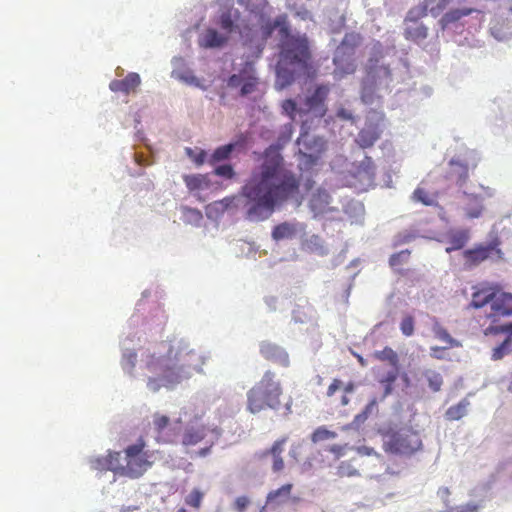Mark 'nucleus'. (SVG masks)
<instances>
[{
	"label": "nucleus",
	"instance_id": "774afa93",
	"mask_svg": "<svg viewBox=\"0 0 512 512\" xmlns=\"http://www.w3.org/2000/svg\"><path fill=\"white\" fill-rule=\"evenodd\" d=\"M169 422V417L165 415L155 416L154 418V426L159 432L164 430L168 426Z\"/></svg>",
	"mask_w": 512,
	"mask_h": 512
},
{
	"label": "nucleus",
	"instance_id": "680f3d73",
	"mask_svg": "<svg viewBox=\"0 0 512 512\" xmlns=\"http://www.w3.org/2000/svg\"><path fill=\"white\" fill-rule=\"evenodd\" d=\"M123 81H124L127 91L129 92L130 90L134 89L135 87H137L140 84L141 79H140V76L138 73L130 72L123 79Z\"/></svg>",
	"mask_w": 512,
	"mask_h": 512
},
{
	"label": "nucleus",
	"instance_id": "f3484780",
	"mask_svg": "<svg viewBox=\"0 0 512 512\" xmlns=\"http://www.w3.org/2000/svg\"><path fill=\"white\" fill-rule=\"evenodd\" d=\"M332 197L325 188H318L311 195L309 200V209L313 213V218H318L327 211H335L334 208H327L331 203Z\"/></svg>",
	"mask_w": 512,
	"mask_h": 512
},
{
	"label": "nucleus",
	"instance_id": "f704fd0d",
	"mask_svg": "<svg viewBox=\"0 0 512 512\" xmlns=\"http://www.w3.org/2000/svg\"><path fill=\"white\" fill-rule=\"evenodd\" d=\"M399 375V369H391L387 371L380 379L379 383L384 386V392L382 400L392 394L394 389V383L396 382Z\"/></svg>",
	"mask_w": 512,
	"mask_h": 512
},
{
	"label": "nucleus",
	"instance_id": "bb28decb",
	"mask_svg": "<svg viewBox=\"0 0 512 512\" xmlns=\"http://www.w3.org/2000/svg\"><path fill=\"white\" fill-rule=\"evenodd\" d=\"M375 165L371 157L365 156L358 164L355 176L364 184L370 185L375 178Z\"/></svg>",
	"mask_w": 512,
	"mask_h": 512
},
{
	"label": "nucleus",
	"instance_id": "e433bc0d",
	"mask_svg": "<svg viewBox=\"0 0 512 512\" xmlns=\"http://www.w3.org/2000/svg\"><path fill=\"white\" fill-rule=\"evenodd\" d=\"M272 22L275 29L279 31L280 40H284L295 35L291 33L290 24L286 14H279L272 20Z\"/></svg>",
	"mask_w": 512,
	"mask_h": 512
},
{
	"label": "nucleus",
	"instance_id": "5701e85b",
	"mask_svg": "<svg viewBox=\"0 0 512 512\" xmlns=\"http://www.w3.org/2000/svg\"><path fill=\"white\" fill-rule=\"evenodd\" d=\"M379 411L378 409V401L376 397H373L367 405L363 408V410L355 415L354 419L351 423L345 425L343 427L344 430H356L359 431L360 428L364 425V423L367 421V419L373 415L377 414Z\"/></svg>",
	"mask_w": 512,
	"mask_h": 512
},
{
	"label": "nucleus",
	"instance_id": "1a4fd4ad",
	"mask_svg": "<svg viewBox=\"0 0 512 512\" xmlns=\"http://www.w3.org/2000/svg\"><path fill=\"white\" fill-rule=\"evenodd\" d=\"M226 82L229 88H240L239 95L245 97L255 91L258 79L253 67L247 64L240 73L231 74Z\"/></svg>",
	"mask_w": 512,
	"mask_h": 512
},
{
	"label": "nucleus",
	"instance_id": "6e6d98bb",
	"mask_svg": "<svg viewBox=\"0 0 512 512\" xmlns=\"http://www.w3.org/2000/svg\"><path fill=\"white\" fill-rule=\"evenodd\" d=\"M203 492L194 488L185 498V503L191 507L199 508L203 499Z\"/></svg>",
	"mask_w": 512,
	"mask_h": 512
},
{
	"label": "nucleus",
	"instance_id": "a211bd4d",
	"mask_svg": "<svg viewBox=\"0 0 512 512\" xmlns=\"http://www.w3.org/2000/svg\"><path fill=\"white\" fill-rule=\"evenodd\" d=\"M297 143L299 145V151L306 154H314L322 157L327 149L326 140L317 135H302L298 138Z\"/></svg>",
	"mask_w": 512,
	"mask_h": 512
},
{
	"label": "nucleus",
	"instance_id": "864d4df0",
	"mask_svg": "<svg viewBox=\"0 0 512 512\" xmlns=\"http://www.w3.org/2000/svg\"><path fill=\"white\" fill-rule=\"evenodd\" d=\"M410 251L408 249L401 250L400 252L394 253L389 258V264L392 268H396L404 263H406L409 259Z\"/></svg>",
	"mask_w": 512,
	"mask_h": 512
},
{
	"label": "nucleus",
	"instance_id": "79ce46f5",
	"mask_svg": "<svg viewBox=\"0 0 512 512\" xmlns=\"http://www.w3.org/2000/svg\"><path fill=\"white\" fill-rule=\"evenodd\" d=\"M375 355L381 361H388L390 365L393 367L392 369H399V358L397 353L392 348L385 347L383 350L377 351Z\"/></svg>",
	"mask_w": 512,
	"mask_h": 512
},
{
	"label": "nucleus",
	"instance_id": "c85d7f7f",
	"mask_svg": "<svg viewBox=\"0 0 512 512\" xmlns=\"http://www.w3.org/2000/svg\"><path fill=\"white\" fill-rule=\"evenodd\" d=\"M207 436L204 426H187L182 436V444L184 446H194Z\"/></svg>",
	"mask_w": 512,
	"mask_h": 512
},
{
	"label": "nucleus",
	"instance_id": "ddd939ff",
	"mask_svg": "<svg viewBox=\"0 0 512 512\" xmlns=\"http://www.w3.org/2000/svg\"><path fill=\"white\" fill-rule=\"evenodd\" d=\"M246 146V138L244 136H240L236 141H231L227 144L221 145L217 147L209 156L208 163L211 164H219V163H228L232 158L234 152L236 150H240L245 148Z\"/></svg>",
	"mask_w": 512,
	"mask_h": 512
},
{
	"label": "nucleus",
	"instance_id": "20e7f679",
	"mask_svg": "<svg viewBox=\"0 0 512 512\" xmlns=\"http://www.w3.org/2000/svg\"><path fill=\"white\" fill-rule=\"evenodd\" d=\"M390 52L389 48L385 49L379 42L371 49L360 90L361 101L366 105L374 104L383 97V94L390 92V84L393 81L392 63L387 60Z\"/></svg>",
	"mask_w": 512,
	"mask_h": 512
},
{
	"label": "nucleus",
	"instance_id": "de8ad7c7",
	"mask_svg": "<svg viewBox=\"0 0 512 512\" xmlns=\"http://www.w3.org/2000/svg\"><path fill=\"white\" fill-rule=\"evenodd\" d=\"M427 15V6H417L410 9L404 19V24L421 22V18Z\"/></svg>",
	"mask_w": 512,
	"mask_h": 512
},
{
	"label": "nucleus",
	"instance_id": "4be33fe9",
	"mask_svg": "<svg viewBox=\"0 0 512 512\" xmlns=\"http://www.w3.org/2000/svg\"><path fill=\"white\" fill-rule=\"evenodd\" d=\"M460 194L464 197V201L466 203V216L470 219L479 218L484 209L483 197L468 190H461Z\"/></svg>",
	"mask_w": 512,
	"mask_h": 512
},
{
	"label": "nucleus",
	"instance_id": "39448f33",
	"mask_svg": "<svg viewBox=\"0 0 512 512\" xmlns=\"http://www.w3.org/2000/svg\"><path fill=\"white\" fill-rule=\"evenodd\" d=\"M386 452L398 456H411L422 448V441L412 427L389 421L379 429Z\"/></svg>",
	"mask_w": 512,
	"mask_h": 512
},
{
	"label": "nucleus",
	"instance_id": "393cba45",
	"mask_svg": "<svg viewBox=\"0 0 512 512\" xmlns=\"http://www.w3.org/2000/svg\"><path fill=\"white\" fill-rule=\"evenodd\" d=\"M228 39L227 35L218 32L214 28H209L205 35L200 37L199 44L206 49L222 48L227 44Z\"/></svg>",
	"mask_w": 512,
	"mask_h": 512
},
{
	"label": "nucleus",
	"instance_id": "69168bd1",
	"mask_svg": "<svg viewBox=\"0 0 512 512\" xmlns=\"http://www.w3.org/2000/svg\"><path fill=\"white\" fill-rule=\"evenodd\" d=\"M275 30L276 29L273 26L272 20H268L265 23H263L261 26V34H262L263 40L266 41L267 39H269L273 35Z\"/></svg>",
	"mask_w": 512,
	"mask_h": 512
},
{
	"label": "nucleus",
	"instance_id": "0e129e2a",
	"mask_svg": "<svg viewBox=\"0 0 512 512\" xmlns=\"http://www.w3.org/2000/svg\"><path fill=\"white\" fill-rule=\"evenodd\" d=\"M283 111L290 117H294L298 111V105L293 99H286L282 104Z\"/></svg>",
	"mask_w": 512,
	"mask_h": 512
},
{
	"label": "nucleus",
	"instance_id": "4c0bfd02",
	"mask_svg": "<svg viewBox=\"0 0 512 512\" xmlns=\"http://www.w3.org/2000/svg\"><path fill=\"white\" fill-rule=\"evenodd\" d=\"M213 166L212 174L225 180H232L236 177L233 165L228 163L211 164Z\"/></svg>",
	"mask_w": 512,
	"mask_h": 512
},
{
	"label": "nucleus",
	"instance_id": "09e8293b",
	"mask_svg": "<svg viewBox=\"0 0 512 512\" xmlns=\"http://www.w3.org/2000/svg\"><path fill=\"white\" fill-rule=\"evenodd\" d=\"M337 437V433L331 430H328L325 426H320L314 430L311 434V440L313 443H318L320 441L334 439Z\"/></svg>",
	"mask_w": 512,
	"mask_h": 512
},
{
	"label": "nucleus",
	"instance_id": "cd10ccee",
	"mask_svg": "<svg viewBox=\"0 0 512 512\" xmlns=\"http://www.w3.org/2000/svg\"><path fill=\"white\" fill-rule=\"evenodd\" d=\"M183 181L190 192L208 190L211 187L209 174L183 175Z\"/></svg>",
	"mask_w": 512,
	"mask_h": 512
},
{
	"label": "nucleus",
	"instance_id": "5fc2aeb1",
	"mask_svg": "<svg viewBox=\"0 0 512 512\" xmlns=\"http://www.w3.org/2000/svg\"><path fill=\"white\" fill-rule=\"evenodd\" d=\"M435 335L438 339L447 343L450 347H459L461 345L460 342L453 338L445 328L438 327L435 329Z\"/></svg>",
	"mask_w": 512,
	"mask_h": 512
},
{
	"label": "nucleus",
	"instance_id": "dca6fc26",
	"mask_svg": "<svg viewBox=\"0 0 512 512\" xmlns=\"http://www.w3.org/2000/svg\"><path fill=\"white\" fill-rule=\"evenodd\" d=\"M91 469L99 472L112 471L115 475L120 476L121 453L109 452L107 456L92 457L89 460Z\"/></svg>",
	"mask_w": 512,
	"mask_h": 512
},
{
	"label": "nucleus",
	"instance_id": "9d476101",
	"mask_svg": "<svg viewBox=\"0 0 512 512\" xmlns=\"http://www.w3.org/2000/svg\"><path fill=\"white\" fill-rule=\"evenodd\" d=\"M218 2L222 10L217 24L228 34L237 32L240 12L233 7V0H218Z\"/></svg>",
	"mask_w": 512,
	"mask_h": 512
},
{
	"label": "nucleus",
	"instance_id": "2eb2a0df",
	"mask_svg": "<svg viewBox=\"0 0 512 512\" xmlns=\"http://www.w3.org/2000/svg\"><path fill=\"white\" fill-rule=\"evenodd\" d=\"M152 462L148 460L147 454L126 460V464L121 463L120 476L130 479L140 478L150 467Z\"/></svg>",
	"mask_w": 512,
	"mask_h": 512
},
{
	"label": "nucleus",
	"instance_id": "8fccbe9b",
	"mask_svg": "<svg viewBox=\"0 0 512 512\" xmlns=\"http://www.w3.org/2000/svg\"><path fill=\"white\" fill-rule=\"evenodd\" d=\"M412 200L415 202H420L425 206H433L436 204L435 199L431 197L428 194V192L421 187H418L414 190L412 194Z\"/></svg>",
	"mask_w": 512,
	"mask_h": 512
},
{
	"label": "nucleus",
	"instance_id": "6ab92c4d",
	"mask_svg": "<svg viewBox=\"0 0 512 512\" xmlns=\"http://www.w3.org/2000/svg\"><path fill=\"white\" fill-rule=\"evenodd\" d=\"M491 309L494 313L488 315V318L491 319L492 323H496L497 315L501 316H512V294L508 292H502L498 295L496 291V296L492 301Z\"/></svg>",
	"mask_w": 512,
	"mask_h": 512
},
{
	"label": "nucleus",
	"instance_id": "c03bdc74",
	"mask_svg": "<svg viewBox=\"0 0 512 512\" xmlns=\"http://www.w3.org/2000/svg\"><path fill=\"white\" fill-rule=\"evenodd\" d=\"M185 153L189 159H191L197 166L203 165L206 161L208 162V153L203 149H193L190 147L185 148Z\"/></svg>",
	"mask_w": 512,
	"mask_h": 512
},
{
	"label": "nucleus",
	"instance_id": "e2e57ef3",
	"mask_svg": "<svg viewBox=\"0 0 512 512\" xmlns=\"http://www.w3.org/2000/svg\"><path fill=\"white\" fill-rule=\"evenodd\" d=\"M134 158L138 165L148 166L153 163L152 155L150 153H145L142 151H135Z\"/></svg>",
	"mask_w": 512,
	"mask_h": 512
},
{
	"label": "nucleus",
	"instance_id": "f8f14e48",
	"mask_svg": "<svg viewBox=\"0 0 512 512\" xmlns=\"http://www.w3.org/2000/svg\"><path fill=\"white\" fill-rule=\"evenodd\" d=\"M382 129L379 121L374 120L373 116H368L364 127L359 131L355 141L361 148H368L380 138Z\"/></svg>",
	"mask_w": 512,
	"mask_h": 512
},
{
	"label": "nucleus",
	"instance_id": "052dcab7",
	"mask_svg": "<svg viewBox=\"0 0 512 512\" xmlns=\"http://www.w3.org/2000/svg\"><path fill=\"white\" fill-rule=\"evenodd\" d=\"M291 129H286L284 131H282L278 138H277V141L276 143L272 144L270 146V148H273V149H281L283 148V146H285L291 139Z\"/></svg>",
	"mask_w": 512,
	"mask_h": 512
},
{
	"label": "nucleus",
	"instance_id": "338daca9",
	"mask_svg": "<svg viewBox=\"0 0 512 512\" xmlns=\"http://www.w3.org/2000/svg\"><path fill=\"white\" fill-rule=\"evenodd\" d=\"M250 504V500L246 496H239L235 499L234 507L238 512H244L248 505Z\"/></svg>",
	"mask_w": 512,
	"mask_h": 512
},
{
	"label": "nucleus",
	"instance_id": "49530a36",
	"mask_svg": "<svg viewBox=\"0 0 512 512\" xmlns=\"http://www.w3.org/2000/svg\"><path fill=\"white\" fill-rule=\"evenodd\" d=\"M299 161L300 166L305 170H310L314 168L315 166H318L320 164V161L322 157L316 156L314 154H306L301 151H299Z\"/></svg>",
	"mask_w": 512,
	"mask_h": 512
},
{
	"label": "nucleus",
	"instance_id": "a18cd8bd",
	"mask_svg": "<svg viewBox=\"0 0 512 512\" xmlns=\"http://www.w3.org/2000/svg\"><path fill=\"white\" fill-rule=\"evenodd\" d=\"M307 245L313 252H316L320 256L328 254V249L325 247L323 239L318 235H311L307 241Z\"/></svg>",
	"mask_w": 512,
	"mask_h": 512
},
{
	"label": "nucleus",
	"instance_id": "a878e982",
	"mask_svg": "<svg viewBox=\"0 0 512 512\" xmlns=\"http://www.w3.org/2000/svg\"><path fill=\"white\" fill-rule=\"evenodd\" d=\"M428 27L423 22L404 24L403 35L406 40L417 44L428 37Z\"/></svg>",
	"mask_w": 512,
	"mask_h": 512
},
{
	"label": "nucleus",
	"instance_id": "9b49d317",
	"mask_svg": "<svg viewBox=\"0 0 512 512\" xmlns=\"http://www.w3.org/2000/svg\"><path fill=\"white\" fill-rule=\"evenodd\" d=\"M328 95V89L323 85H318L305 97L304 112L311 113L315 117H323L326 114L325 100Z\"/></svg>",
	"mask_w": 512,
	"mask_h": 512
},
{
	"label": "nucleus",
	"instance_id": "423d86ee",
	"mask_svg": "<svg viewBox=\"0 0 512 512\" xmlns=\"http://www.w3.org/2000/svg\"><path fill=\"white\" fill-rule=\"evenodd\" d=\"M282 388L275 380V374L266 371L262 379L247 392V409L257 414L265 409L277 411L280 408L279 397Z\"/></svg>",
	"mask_w": 512,
	"mask_h": 512
},
{
	"label": "nucleus",
	"instance_id": "ea45409f",
	"mask_svg": "<svg viewBox=\"0 0 512 512\" xmlns=\"http://www.w3.org/2000/svg\"><path fill=\"white\" fill-rule=\"evenodd\" d=\"M423 376L426 379L429 388L433 392H438L441 390V386L443 384V377L439 372L432 369H426L423 372Z\"/></svg>",
	"mask_w": 512,
	"mask_h": 512
},
{
	"label": "nucleus",
	"instance_id": "6e6552de",
	"mask_svg": "<svg viewBox=\"0 0 512 512\" xmlns=\"http://www.w3.org/2000/svg\"><path fill=\"white\" fill-rule=\"evenodd\" d=\"M500 244L501 240L499 237H495L488 243L477 244L473 248L464 250L463 256L466 260V265L469 267L477 266L493 255H496L497 259H503V252L499 248Z\"/></svg>",
	"mask_w": 512,
	"mask_h": 512
},
{
	"label": "nucleus",
	"instance_id": "603ef678",
	"mask_svg": "<svg viewBox=\"0 0 512 512\" xmlns=\"http://www.w3.org/2000/svg\"><path fill=\"white\" fill-rule=\"evenodd\" d=\"M417 237H418V234L416 233V231L404 230V231L398 233L394 237L393 245L399 246V245L407 244V243H410L413 240H415Z\"/></svg>",
	"mask_w": 512,
	"mask_h": 512
},
{
	"label": "nucleus",
	"instance_id": "7c9ffc66",
	"mask_svg": "<svg viewBox=\"0 0 512 512\" xmlns=\"http://www.w3.org/2000/svg\"><path fill=\"white\" fill-rule=\"evenodd\" d=\"M474 12L472 8H456L447 11L439 20V25L442 30H445L450 24L459 21L462 17L470 15Z\"/></svg>",
	"mask_w": 512,
	"mask_h": 512
},
{
	"label": "nucleus",
	"instance_id": "4468645a",
	"mask_svg": "<svg viewBox=\"0 0 512 512\" xmlns=\"http://www.w3.org/2000/svg\"><path fill=\"white\" fill-rule=\"evenodd\" d=\"M306 225L298 221H284L275 225L271 231V237L275 242L292 240L298 234L305 232Z\"/></svg>",
	"mask_w": 512,
	"mask_h": 512
},
{
	"label": "nucleus",
	"instance_id": "f03ea898",
	"mask_svg": "<svg viewBox=\"0 0 512 512\" xmlns=\"http://www.w3.org/2000/svg\"><path fill=\"white\" fill-rule=\"evenodd\" d=\"M138 316H132L129 320L127 330L120 337L121 360L120 364L125 374L134 377V368L137 362L138 352L141 351L145 359V367L154 376H149L147 387L152 392H157L161 387L172 388L184 379L192 375V371L200 372L197 364H193L192 357L195 355L189 344L180 340L177 351L173 354L174 346H168L166 355L156 357L149 349H144L146 339L143 332L136 329L139 323Z\"/></svg>",
	"mask_w": 512,
	"mask_h": 512
},
{
	"label": "nucleus",
	"instance_id": "c756f323",
	"mask_svg": "<svg viewBox=\"0 0 512 512\" xmlns=\"http://www.w3.org/2000/svg\"><path fill=\"white\" fill-rule=\"evenodd\" d=\"M470 235L467 229H459L456 231H452L449 234L448 242L450 246L446 248L447 253H451L456 250H460L465 247L467 242L469 241Z\"/></svg>",
	"mask_w": 512,
	"mask_h": 512
},
{
	"label": "nucleus",
	"instance_id": "4d7b16f0",
	"mask_svg": "<svg viewBox=\"0 0 512 512\" xmlns=\"http://www.w3.org/2000/svg\"><path fill=\"white\" fill-rule=\"evenodd\" d=\"M414 318L412 316H405L400 323V330L403 335L410 337L414 334Z\"/></svg>",
	"mask_w": 512,
	"mask_h": 512
},
{
	"label": "nucleus",
	"instance_id": "13d9d810",
	"mask_svg": "<svg viewBox=\"0 0 512 512\" xmlns=\"http://www.w3.org/2000/svg\"><path fill=\"white\" fill-rule=\"evenodd\" d=\"M238 2L242 5H246L252 12L262 11L267 4L266 0H238Z\"/></svg>",
	"mask_w": 512,
	"mask_h": 512
},
{
	"label": "nucleus",
	"instance_id": "c9c22d12",
	"mask_svg": "<svg viewBox=\"0 0 512 512\" xmlns=\"http://www.w3.org/2000/svg\"><path fill=\"white\" fill-rule=\"evenodd\" d=\"M469 405L470 402L466 398L462 399L458 404L447 409L445 413L446 418L451 421L460 420L467 414V408Z\"/></svg>",
	"mask_w": 512,
	"mask_h": 512
},
{
	"label": "nucleus",
	"instance_id": "37998d69",
	"mask_svg": "<svg viewBox=\"0 0 512 512\" xmlns=\"http://www.w3.org/2000/svg\"><path fill=\"white\" fill-rule=\"evenodd\" d=\"M144 447H145V442L142 438H139L135 443L128 445L124 450L125 451L124 460L126 461L131 458L139 457V456L146 454L144 452Z\"/></svg>",
	"mask_w": 512,
	"mask_h": 512
},
{
	"label": "nucleus",
	"instance_id": "473e14b6",
	"mask_svg": "<svg viewBox=\"0 0 512 512\" xmlns=\"http://www.w3.org/2000/svg\"><path fill=\"white\" fill-rule=\"evenodd\" d=\"M292 488L293 485L287 483L276 490L270 491L267 495L266 503L279 505L286 502L289 499Z\"/></svg>",
	"mask_w": 512,
	"mask_h": 512
},
{
	"label": "nucleus",
	"instance_id": "58836bf2",
	"mask_svg": "<svg viewBox=\"0 0 512 512\" xmlns=\"http://www.w3.org/2000/svg\"><path fill=\"white\" fill-rule=\"evenodd\" d=\"M512 352V338L505 337V339L492 350L491 358L494 361L503 359L506 355Z\"/></svg>",
	"mask_w": 512,
	"mask_h": 512
},
{
	"label": "nucleus",
	"instance_id": "412c9836",
	"mask_svg": "<svg viewBox=\"0 0 512 512\" xmlns=\"http://www.w3.org/2000/svg\"><path fill=\"white\" fill-rule=\"evenodd\" d=\"M260 353L264 358L279 363L282 366H288L289 364V356L287 352L277 344L269 341L261 342Z\"/></svg>",
	"mask_w": 512,
	"mask_h": 512
},
{
	"label": "nucleus",
	"instance_id": "2f4dec72",
	"mask_svg": "<svg viewBox=\"0 0 512 512\" xmlns=\"http://www.w3.org/2000/svg\"><path fill=\"white\" fill-rule=\"evenodd\" d=\"M496 296V290L493 288L481 289L472 294L470 306L475 309H480L487 304H492Z\"/></svg>",
	"mask_w": 512,
	"mask_h": 512
},
{
	"label": "nucleus",
	"instance_id": "0eeeda50",
	"mask_svg": "<svg viewBox=\"0 0 512 512\" xmlns=\"http://www.w3.org/2000/svg\"><path fill=\"white\" fill-rule=\"evenodd\" d=\"M357 44V34H345L340 44L336 47L333 56V63L337 70L344 74H350L354 71V54Z\"/></svg>",
	"mask_w": 512,
	"mask_h": 512
},
{
	"label": "nucleus",
	"instance_id": "bf43d9fd",
	"mask_svg": "<svg viewBox=\"0 0 512 512\" xmlns=\"http://www.w3.org/2000/svg\"><path fill=\"white\" fill-rule=\"evenodd\" d=\"M480 505L474 502H468L460 506H451L447 512H478Z\"/></svg>",
	"mask_w": 512,
	"mask_h": 512
},
{
	"label": "nucleus",
	"instance_id": "f257e3e1",
	"mask_svg": "<svg viewBox=\"0 0 512 512\" xmlns=\"http://www.w3.org/2000/svg\"><path fill=\"white\" fill-rule=\"evenodd\" d=\"M302 199L295 174L276 166H263L236 194L209 203L205 214L209 220L217 222L225 212L238 210L246 222L258 224L281 211L288 202L299 207Z\"/></svg>",
	"mask_w": 512,
	"mask_h": 512
},
{
	"label": "nucleus",
	"instance_id": "72a5a7b5",
	"mask_svg": "<svg viewBox=\"0 0 512 512\" xmlns=\"http://www.w3.org/2000/svg\"><path fill=\"white\" fill-rule=\"evenodd\" d=\"M172 77L189 86L205 89L201 80L190 70H173Z\"/></svg>",
	"mask_w": 512,
	"mask_h": 512
},
{
	"label": "nucleus",
	"instance_id": "3c124183",
	"mask_svg": "<svg viewBox=\"0 0 512 512\" xmlns=\"http://www.w3.org/2000/svg\"><path fill=\"white\" fill-rule=\"evenodd\" d=\"M221 435H222V429L221 428L214 427L213 429H211V438L206 441V443L208 445L203 447V448H201L198 451V455L200 457L208 456L210 454V452H211L212 446L217 442V440L220 438Z\"/></svg>",
	"mask_w": 512,
	"mask_h": 512
},
{
	"label": "nucleus",
	"instance_id": "7ed1b4c3",
	"mask_svg": "<svg viewBox=\"0 0 512 512\" xmlns=\"http://www.w3.org/2000/svg\"><path fill=\"white\" fill-rule=\"evenodd\" d=\"M314 73L311 42L303 33H296L278 44L275 65L274 88L282 91L300 78L310 77Z\"/></svg>",
	"mask_w": 512,
	"mask_h": 512
},
{
	"label": "nucleus",
	"instance_id": "a19ab883",
	"mask_svg": "<svg viewBox=\"0 0 512 512\" xmlns=\"http://www.w3.org/2000/svg\"><path fill=\"white\" fill-rule=\"evenodd\" d=\"M490 32L498 41H506L512 37V30L510 27H506L504 24H499L498 22L492 23Z\"/></svg>",
	"mask_w": 512,
	"mask_h": 512
},
{
	"label": "nucleus",
	"instance_id": "b1692460",
	"mask_svg": "<svg viewBox=\"0 0 512 512\" xmlns=\"http://www.w3.org/2000/svg\"><path fill=\"white\" fill-rule=\"evenodd\" d=\"M287 440V437H282L276 440L269 449L265 450L260 455V457H266L269 455L272 456V470L275 473L282 471L284 468V461L281 454L284 451V445L286 444Z\"/></svg>",
	"mask_w": 512,
	"mask_h": 512
},
{
	"label": "nucleus",
	"instance_id": "aec40b11",
	"mask_svg": "<svg viewBox=\"0 0 512 512\" xmlns=\"http://www.w3.org/2000/svg\"><path fill=\"white\" fill-rule=\"evenodd\" d=\"M448 165L451 168L450 174L455 176L458 192L461 193V190H465L464 186L469 179V162L460 156H454L449 160Z\"/></svg>",
	"mask_w": 512,
	"mask_h": 512
}]
</instances>
